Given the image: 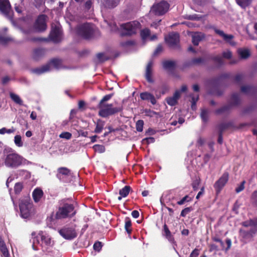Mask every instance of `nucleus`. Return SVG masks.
<instances>
[{
    "instance_id": "obj_1",
    "label": "nucleus",
    "mask_w": 257,
    "mask_h": 257,
    "mask_svg": "<svg viewBox=\"0 0 257 257\" xmlns=\"http://www.w3.org/2000/svg\"><path fill=\"white\" fill-rule=\"evenodd\" d=\"M77 210L72 203H69L65 199L59 202L57 210L55 214L52 212L47 218L48 223H55V220L72 218L75 216Z\"/></svg>"
},
{
    "instance_id": "obj_2",
    "label": "nucleus",
    "mask_w": 257,
    "mask_h": 257,
    "mask_svg": "<svg viewBox=\"0 0 257 257\" xmlns=\"http://www.w3.org/2000/svg\"><path fill=\"white\" fill-rule=\"evenodd\" d=\"M31 235L33 238L32 247L34 250L37 249L35 247V242L37 243H39L43 248H45L46 249L52 247L54 244V241L51 236L45 231H40L38 235H36V233L33 231L31 233Z\"/></svg>"
},
{
    "instance_id": "obj_3",
    "label": "nucleus",
    "mask_w": 257,
    "mask_h": 257,
    "mask_svg": "<svg viewBox=\"0 0 257 257\" xmlns=\"http://www.w3.org/2000/svg\"><path fill=\"white\" fill-rule=\"evenodd\" d=\"M76 31L78 35L83 39L90 40L93 38L95 30L93 24L85 23L78 26Z\"/></svg>"
},
{
    "instance_id": "obj_4",
    "label": "nucleus",
    "mask_w": 257,
    "mask_h": 257,
    "mask_svg": "<svg viewBox=\"0 0 257 257\" xmlns=\"http://www.w3.org/2000/svg\"><path fill=\"white\" fill-rule=\"evenodd\" d=\"M97 107L99 108V116L103 118L108 117L122 110V106L113 107L112 103L98 105Z\"/></svg>"
},
{
    "instance_id": "obj_5",
    "label": "nucleus",
    "mask_w": 257,
    "mask_h": 257,
    "mask_svg": "<svg viewBox=\"0 0 257 257\" xmlns=\"http://www.w3.org/2000/svg\"><path fill=\"white\" fill-rule=\"evenodd\" d=\"M19 208L22 217L26 219L28 218L33 213L34 210L33 203L27 198L20 200Z\"/></svg>"
},
{
    "instance_id": "obj_6",
    "label": "nucleus",
    "mask_w": 257,
    "mask_h": 257,
    "mask_svg": "<svg viewBox=\"0 0 257 257\" xmlns=\"http://www.w3.org/2000/svg\"><path fill=\"white\" fill-rule=\"evenodd\" d=\"M140 25V23L137 21L130 22L121 24L120 25V28L122 29L121 36H130L136 34Z\"/></svg>"
},
{
    "instance_id": "obj_7",
    "label": "nucleus",
    "mask_w": 257,
    "mask_h": 257,
    "mask_svg": "<svg viewBox=\"0 0 257 257\" xmlns=\"http://www.w3.org/2000/svg\"><path fill=\"white\" fill-rule=\"evenodd\" d=\"M22 158L16 153L8 154L5 159V163L7 167L17 168L22 164Z\"/></svg>"
},
{
    "instance_id": "obj_8",
    "label": "nucleus",
    "mask_w": 257,
    "mask_h": 257,
    "mask_svg": "<svg viewBox=\"0 0 257 257\" xmlns=\"http://www.w3.org/2000/svg\"><path fill=\"white\" fill-rule=\"evenodd\" d=\"M240 103V98L238 93H234L232 94L229 104L225 105L220 108L216 110V114H222L227 113L233 106L238 105Z\"/></svg>"
},
{
    "instance_id": "obj_9",
    "label": "nucleus",
    "mask_w": 257,
    "mask_h": 257,
    "mask_svg": "<svg viewBox=\"0 0 257 257\" xmlns=\"http://www.w3.org/2000/svg\"><path fill=\"white\" fill-rule=\"evenodd\" d=\"M165 40L168 46L173 49L180 48V36L177 32H172L165 38Z\"/></svg>"
},
{
    "instance_id": "obj_10",
    "label": "nucleus",
    "mask_w": 257,
    "mask_h": 257,
    "mask_svg": "<svg viewBox=\"0 0 257 257\" xmlns=\"http://www.w3.org/2000/svg\"><path fill=\"white\" fill-rule=\"evenodd\" d=\"M169 7V4L163 0L153 6L152 12L156 16H162L168 12Z\"/></svg>"
},
{
    "instance_id": "obj_11",
    "label": "nucleus",
    "mask_w": 257,
    "mask_h": 257,
    "mask_svg": "<svg viewBox=\"0 0 257 257\" xmlns=\"http://www.w3.org/2000/svg\"><path fill=\"white\" fill-rule=\"evenodd\" d=\"M47 16L45 14H41L38 16L33 25V28L36 32H43L47 29Z\"/></svg>"
},
{
    "instance_id": "obj_12",
    "label": "nucleus",
    "mask_w": 257,
    "mask_h": 257,
    "mask_svg": "<svg viewBox=\"0 0 257 257\" xmlns=\"http://www.w3.org/2000/svg\"><path fill=\"white\" fill-rule=\"evenodd\" d=\"M59 232L66 239H73L77 235L75 228L72 226H64L59 230Z\"/></svg>"
},
{
    "instance_id": "obj_13",
    "label": "nucleus",
    "mask_w": 257,
    "mask_h": 257,
    "mask_svg": "<svg viewBox=\"0 0 257 257\" xmlns=\"http://www.w3.org/2000/svg\"><path fill=\"white\" fill-rule=\"evenodd\" d=\"M62 29L61 28L57 25L52 26L49 34V38L54 43H59L61 40Z\"/></svg>"
},
{
    "instance_id": "obj_14",
    "label": "nucleus",
    "mask_w": 257,
    "mask_h": 257,
    "mask_svg": "<svg viewBox=\"0 0 257 257\" xmlns=\"http://www.w3.org/2000/svg\"><path fill=\"white\" fill-rule=\"evenodd\" d=\"M0 11L10 20L13 19L11 6L9 0H0Z\"/></svg>"
},
{
    "instance_id": "obj_15",
    "label": "nucleus",
    "mask_w": 257,
    "mask_h": 257,
    "mask_svg": "<svg viewBox=\"0 0 257 257\" xmlns=\"http://www.w3.org/2000/svg\"><path fill=\"white\" fill-rule=\"evenodd\" d=\"M214 30L216 34L220 36L225 42L229 44L232 46H235L236 43L233 40L234 36L232 35H228L224 33L222 30H218L214 27H210Z\"/></svg>"
},
{
    "instance_id": "obj_16",
    "label": "nucleus",
    "mask_w": 257,
    "mask_h": 257,
    "mask_svg": "<svg viewBox=\"0 0 257 257\" xmlns=\"http://www.w3.org/2000/svg\"><path fill=\"white\" fill-rule=\"evenodd\" d=\"M153 61L152 60H150L146 67L145 77L148 82L150 83H153L154 82V79L153 78Z\"/></svg>"
},
{
    "instance_id": "obj_17",
    "label": "nucleus",
    "mask_w": 257,
    "mask_h": 257,
    "mask_svg": "<svg viewBox=\"0 0 257 257\" xmlns=\"http://www.w3.org/2000/svg\"><path fill=\"white\" fill-rule=\"evenodd\" d=\"M228 173H224L215 183L214 187L216 190L217 194L220 192V190L227 182L228 180Z\"/></svg>"
},
{
    "instance_id": "obj_18",
    "label": "nucleus",
    "mask_w": 257,
    "mask_h": 257,
    "mask_svg": "<svg viewBox=\"0 0 257 257\" xmlns=\"http://www.w3.org/2000/svg\"><path fill=\"white\" fill-rule=\"evenodd\" d=\"M71 175V171L64 167L58 168L57 170V178L60 181L63 180L64 177H67Z\"/></svg>"
},
{
    "instance_id": "obj_19",
    "label": "nucleus",
    "mask_w": 257,
    "mask_h": 257,
    "mask_svg": "<svg viewBox=\"0 0 257 257\" xmlns=\"http://www.w3.org/2000/svg\"><path fill=\"white\" fill-rule=\"evenodd\" d=\"M180 97V92L176 90L172 97L166 98V100L167 104L170 106H175L178 103V100Z\"/></svg>"
},
{
    "instance_id": "obj_20",
    "label": "nucleus",
    "mask_w": 257,
    "mask_h": 257,
    "mask_svg": "<svg viewBox=\"0 0 257 257\" xmlns=\"http://www.w3.org/2000/svg\"><path fill=\"white\" fill-rule=\"evenodd\" d=\"M140 98L143 100L150 101L153 105H155L157 103L156 99L154 95L148 92L141 93Z\"/></svg>"
},
{
    "instance_id": "obj_21",
    "label": "nucleus",
    "mask_w": 257,
    "mask_h": 257,
    "mask_svg": "<svg viewBox=\"0 0 257 257\" xmlns=\"http://www.w3.org/2000/svg\"><path fill=\"white\" fill-rule=\"evenodd\" d=\"M120 1V0H102V3L105 8L112 9L119 5Z\"/></svg>"
},
{
    "instance_id": "obj_22",
    "label": "nucleus",
    "mask_w": 257,
    "mask_h": 257,
    "mask_svg": "<svg viewBox=\"0 0 257 257\" xmlns=\"http://www.w3.org/2000/svg\"><path fill=\"white\" fill-rule=\"evenodd\" d=\"M162 234L169 242L172 243H175L174 237L167 226H164Z\"/></svg>"
},
{
    "instance_id": "obj_23",
    "label": "nucleus",
    "mask_w": 257,
    "mask_h": 257,
    "mask_svg": "<svg viewBox=\"0 0 257 257\" xmlns=\"http://www.w3.org/2000/svg\"><path fill=\"white\" fill-rule=\"evenodd\" d=\"M45 53V49L43 48H36L33 50V58L36 61L41 58Z\"/></svg>"
},
{
    "instance_id": "obj_24",
    "label": "nucleus",
    "mask_w": 257,
    "mask_h": 257,
    "mask_svg": "<svg viewBox=\"0 0 257 257\" xmlns=\"http://www.w3.org/2000/svg\"><path fill=\"white\" fill-rule=\"evenodd\" d=\"M50 70V65L49 64L43 65L41 67L36 68L33 69L32 71L33 73H35L37 75L42 74L45 72L49 71Z\"/></svg>"
},
{
    "instance_id": "obj_25",
    "label": "nucleus",
    "mask_w": 257,
    "mask_h": 257,
    "mask_svg": "<svg viewBox=\"0 0 257 257\" xmlns=\"http://www.w3.org/2000/svg\"><path fill=\"white\" fill-rule=\"evenodd\" d=\"M241 231V234L243 238L246 241H249L251 240L253 235L256 232V230L254 229H250L249 231Z\"/></svg>"
},
{
    "instance_id": "obj_26",
    "label": "nucleus",
    "mask_w": 257,
    "mask_h": 257,
    "mask_svg": "<svg viewBox=\"0 0 257 257\" xmlns=\"http://www.w3.org/2000/svg\"><path fill=\"white\" fill-rule=\"evenodd\" d=\"M204 38V35L200 32H197L192 35V43L195 46H197L199 43Z\"/></svg>"
},
{
    "instance_id": "obj_27",
    "label": "nucleus",
    "mask_w": 257,
    "mask_h": 257,
    "mask_svg": "<svg viewBox=\"0 0 257 257\" xmlns=\"http://www.w3.org/2000/svg\"><path fill=\"white\" fill-rule=\"evenodd\" d=\"M43 195V191L39 188L35 189L33 192V198L35 202H38Z\"/></svg>"
},
{
    "instance_id": "obj_28",
    "label": "nucleus",
    "mask_w": 257,
    "mask_h": 257,
    "mask_svg": "<svg viewBox=\"0 0 257 257\" xmlns=\"http://www.w3.org/2000/svg\"><path fill=\"white\" fill-rule=\"evenodd\" d=\"M204 61V59L201 57L193 58L191 60L186 62L184 64V67H189L193 65L199 64L203 63Z\"/></svg>"
},
{
    "instance_id": "obj_29",
    "label": "nucleus",
    "mask_w": 257,
    "mask_h": 257,
    "mask_svg": "<svg viewBox=\"0 0 257 257\" xmlns=\"http://www.w3.org/2000/svg\"><path fill=\"white\" fill-rule=\"evenodd\" d=\"M163 66L165 69L173 70L175 68L176 63L174 61L166 60L163 62Z\"/></svg>"
},
{
    "instance_id": "obj_30",
    "label": "nucleus",
    "mask_w": 257,
    "mask_h": 257,
    "mask_svg": "<svg viewBox=\"0 0 257 257\" xmlns=\"http://www.w3.org/2000/svg\"><path fill=\"white\" fill-rule=\"evenodd\" d=\"M241 91L245 94H251L255 92V88L251 86H243L241 87Z\"/></svg>"
},
{
    "instance_id": "obj_31",
    "label": "nucleus",
    "mask_w": 257,
    "mask_h": 257,
    "mask_svg": "<svg viewBox=\"0 0 257 257\" xmlns=\"http://www.w3.org/2000/svg\"><path fill=\"white\" fill-rule=\"evenodd\" d=\"M132 190V188L128 185L125 186L119 190V194L123 197H126Z\"/></svg>"
},
{
    "instance_id": "obj_32",
    "label": "nucleus",
    "mask_w": 257,
    "mask_h": 257,
    "mask_svg": "<svg viewBox=\"0 0 257 257\" xmlns=\"http://www.w3.org/2000/svg\"><path fill=\"white\" fill-rule=\"evenodd\" d=\"M10 96L12 100L14 101L16 103L20 105H23V100L21 99L18 95L13 92H10Z\"/></svg>"
},
{
    "instance_id": "obj_33",
    "label": "nucleus",
    "mask_w": 257,
    "mask_h": 257,
    "mask_svg": "<svg viewBox=\"0 0 257 257\" xmlns=\"http://www.w3.org/2000/svg\"><path fill=\"white\" fill-rule=\"evenodd\" d=\"M231 122L222 123L218 126V133L222 134L223 132L232 126Z\"/></svg>"
},
{
    "instance_id": "obj_34",
    "label": "nucleus",
    "mask_w": 257,
    "mask_h": 257,
    "mask_svg": "<svg viewBox=\"0 0 257 257\" xmlns=\"http://www.w3.org/2000/svg\"><path fill=\"white\" fill-rule=\"evenodd\" d=\"M200 116L201 119L204 123H206L208 122L209 118V111L207 109H202L201 110Z\"/></svg>"
},
{
    "instance_id": "obj_35",
    "label": "nucleus",
    "mask_w": 257,
    "mask_h": 257,
    "mask_svg": "<svg viewBox=\"0 0 257 257\" xmlns=\"http://www.w3.org/2000/svg\"><path fill=\"white\" fill-rule=\"evenodd\" d=\"M105 122L104 121L98 119L97 121L96 127L94 130V132L97 134H99L101 132L104 125Z\"/></svg>"
},
{
    "instance_id": "obj_36",
    "label": "nucleus",
    "mask_w": 257,
    "mask_h": 257,
    "mask_svg": "<svg viewBox=\"0 0 257 257\" xmlns=\"http://www.w3.org/2000/svg\"><path fill=\"white\" fill-rule=\"evenodd\" d=\"M238 54L240 58L243 59H246L250 56V52L247 49L239 50Z\"/></svg>"
},
{
    "instance_id": "obj_37",
    "label": "nucleus",
    "mask_w": 257,
    "mask_h": 257,
    "mask_svg": "<svg viewBox=\"0 0 257 257\" xmlns=\"http://www.w3.org/2000/svg\"><path fill=\"white\" fill-rule=\"evenodd\" d=\"M49 65L50 64L52 65L55 68L58 69L62 64V62L61 60L59 59L54 58L50 60L49 63Z\"/></svg>"
},
{
    "instance_id": "obj_38",
    "label": "nucleus",
    "mask_w": 257,
    "mask_h": 257,
    "mask_svg": "<svg viewBox=\"0 0 257 257\" xmlns=\"http://www.w3.org/2000/svg\"><path fill=\"white\" fill-rule=\"evenodd\" d=\"M252 0H236V3L242 8L248 6Z\"/></svg>"
},
{
    "instance_id": "obj_39",
    "label": "nucleus",
    "mask_w": 257,
    "mask_h": 257,
    "mask_svg": "<svg viewBox=\"0 0 257 257\" xmlns=\"http://www.w3.org/2000/svg\"><path fill=\"white\" fill-rule=\"evenodd\" d=\"M93 149L96 152L103 153L105 151V148L103 145L96 144L93 147Z\"/></svg>"
},
{
    "instance_id": "obj_40",
    "label": "nucleus",
    "mask_w": 257,
    "mask_h": 257,
    "mask_svg": "<svg viewBox=\"0 0 257 257\" xmlns=\"http://www.w3.org/2000/svg\"><path fill=\"white\" fill-rule=\"evenodd\" d=\"M150 33L151 32L149 29H143L140 33L141 37L143 40H146L150 35Z\"/></svg>"
},
{
    "instance_id": "obj_41",
    "label": "nucleus",
    "mask_w": 257,
    "mask_h": 257,
    "mask_svg": "<svg viewBox=\"0 0 257 257\" xmlns=\"http://www.w3.org/2000/svg\"><path fill=\"white\" fill-rule=\"evenodd\" d=\"M113 93H111L104 96L103 98L101 99V100L99 101L98 105L107 104V103H106L105 102L110 99L111 97L113 96Z\"/></svg>"
},
{
    "instance_id": "obj_42",
    "label": "nucleus",
    "mask_w": 257,
    "mask_h": 257,
    "mask_svg": "<svg viewBox=\"0 0 257 257\" xmlns=\"http://www.w3.org/2000/svg\"><path fill=\"white\" fill-rule=\"evenodd\" d=\"M23 188V185L22 183L18 182L16 183L14 186V191L15 194H19L22 191Z\"/></svg>"
},
{
    "instance_id": "obj_43",
    "label": "nucleus",
    "mask_w": 257,
    "mask_h": 257,
    "mask_svg": "<svg viewBox=\"0 0 257 257\" xmlns=\"http://www.w3.org/2000/svg\"><path fill=\"white\" fill-rule=\"evenodd\" d=\"M14 142L16 145L19 147H21L23 145L22 141V137L20 135H16L14 138Z\"/></svg>"
},
{
    "instance_id": "obj_44",
    "label": "nucleus",
    "mask_w": 257,
    "mask_h": 257,
    "mask_svg": "<svg viewBox=\"0 0 257 257\" xmlns=\"http://www.w3.org/2000/svg\"><path fill=\"white\" fill-rule=\"evenodd\" d=\"M212 59L218 67H220L224 64L222 58L220 56L215 57Z\"/></svg>"
},
{
    "instance_id": "obj_45",
    "label": "nucleus",
    "mask_w": 257,
    "mask_h": 257,
    "mask_svg": "<svg viewBox=\"0 0 257 257\" xmlns=\"http://www.w3.org/2000/svg\"><path fill=\"white\" fill-rule=\"evenodd\" d=\"M102 243L101 242L99 241H96L94 243L93 246V248L94 250L96 251H98V252L100 251V250L102 248Z\"/></svg>"
},
{
    "instance_id": "obj_46",
    "label": "nucleus",
    "mask_w": 257,
    "mask_h": 257,
    "mask_svg": "<svg viewBox=\"0 0 257 257\" xmlns=\"http://www.w3.org/2000/svg\"><path fill=\"white\" fill-rule=\"evenodd\" d=\"M144 126V121L143 120H139L136 123V130L138 132H141L143 131Z\"/></svg>"
},
{
    "instance_id": "obj_47",
    "label": "nucleus",
    "mask_w": 257,
    "mask_h": 257,
    "mask_svg": "<svg viewBox=\"0 0 257 257\" xmlns=\"http://www.w3.org/2000/svg\"><path fill=\"white\" fill-rule=\"evenodd\" d=\"M191 200L192 199L191 197H190L188 195H186L180 201L177 202V204L181 205L184 204L185 202H189L191 201Z\"/></svg>"
},
{
    "instance_id": "obj_48",
    "label": "nucleus",
    "mask_w": 257,
    "mask_h": 257,
    "mask_svg": "<svg viewBox=\"0 0 257 257\" xmlns=\"http://www.w3.org/2000/svg\"><path fill=\"white\" fill-rule=\"evenodd\" d=\"M12 40V39L11 38L0 36V44L5 45Z\"/></svg>"
},
{
    "instance_id": "obj_49",
    "label": "nucleus",
    "mask_w": 257,
    "mask_h": 257,
    "mask_svg": "<svg viewBox=\"0 0 257 257\" xmlns=\"http://www.w3.org/2000/svg\"><path fill=\"white\" fill-rule=\"evenodd\" d=\"M60 138L69 140L72 137V134L69 132H63L60 136Z\"/></svg>"
},
{
    "instance_id": "obj_50",
    "label": "nucleus",
    "mask_w": 257,
    "mask_h": 257,
    "mask_svg": "<svg viewBox=\"0 0 257 257\" xmlns=\"http://www.w3.org/2000/svg\"><path fill=\"white\" fill-rule=\"evenodd\" d=\"M192 210H193V208L192 207H186L182 210L181 212V216H185Z\"/></svg>"
},
{
    "instance_id": "obj_51",
    "label": "nucleus",
    "mask_w": 257,
    "mask_h": 257,
    "mask_svg": "<svg viewBox=\"0 0 257 257\" xmlns=\"http://www.w3.org/2000/svg\"><path fill=\"white\" fill-rule=\"evenodd\" d=\"M15 132V130L14 128L12 129H7L6 127H3L0 129V134L4 135L6 133L7 134H11Z\"/></svg>"
},
{
    "instance_id": "obj_52",
    "label": "nucleus",
    "mask_w": 257,
    "mask_h": 257,
    "mask_svg": "<svg viewBox=\"0 0 257 257\" xmlns=\"http://www.w3.org/2000/svg\"><path fill=\"white\" fill-rule=\"evenodd\" d=\"M213 83H214L213 81L210 80V94L211 93L217 96L221 95L223 93L222 92L219 91H213L212 89L211 90V85H212Z\"/></svg>"
},
{
    "instance_id": "obj_53",
    "label": "nucleus",
    "mask_w": 257,
    "mask_h": 257,
    "mask_svg": "<svg viewBox=\"0 0 257 257\" xmlns=\"http://www.w3.org/2000/svg\"><path fill=\"white\" fill-rule=\"evenodd\" d=\"M232 56V53L229 50H226L222 53V56L224 58L227 59H230L231 58Z\"/></svg>"
},
{
    "instance_id": "obj_54",
    "label": "nucleus",
    "mask_w": 257,
    "mask_h": 257,
    "mask_svg": "<svg viewBox=\"0 0 257 257\" xmlns=\"http://www.w3.org/2000/svg\"><path fill=\"white\" fill-rule=\"evenodd\" d=\"M96 57L99 61L101 62H104L108 60L107 58H106L104 56V55L103 53H99L96 55Z\"/></svg>"
},
{
    "instance_id": "obj_55",
    "label": "nucleus",
    "mask_w": 257,
    "mask_h": 257,
    "mask_svg": "<svg viewBox=\"0 0 257 257\" xmlns=\"http://www.w3.org/2000/svg\"><path fill=\"white\" fill-rule=\"evenodd\" d=\"M191 97V108L192 109H194V107L196 106V102L197 101L198 99V96L195 97L193 94L190 95Z\"/></svg>"
},
{
    "instance_id": "obj_56",
    "label": "nucleus",
    "mask_w": 257,
    "mask_h": 257,
    "mask_svg": "<svg viewBox=\"0 0 257 257\" xmlns=\"http://www.w3.org/2000/svg\"><path fill=\"white\" fill-rule=\"evenodd\" d=\"M200 184V181L198 179H195L192 183V186L194 191L198 189L199 185Z\"/></svg>"
},
{
    "instance_id": "obj_57",
    "label": "nucleus",
    "mask_w": 257,
    "mask_h": 257,
    "mask_svg": "<svg viewBox=\"0 0 257 257\" xmlns=\"http://www.w3.org/2000/svg\"><path fill=\"white\" fill-rule=\"evenodd\" d=\"M29 41L33 42L47 41V40L46 38H43L41 37H32L29 39Z\"/></svg>"
},
{
    "instance_id": "obj_58",
    "label": "nucleus",
    "mask_w": 257,
    "mask_h": 257,
    "mask_svg": "<svg viewBox=\"0 0 257 257\" xmlns=\"http://www.w3.org/2000/svg\"><path fill=\"white\" fill-rule=\"evenodd\" d=\"M245 183V181H242L240 184L236 188L235 192L238 193L242 191L244 189Z\"/></svg>"
},
{
    "instance_id": "obj_59",
    "label": "nucleus",
    "mask_w": 257,
    "mask_h": 257,
    "mask_svg": "<svg viewBox=\"0 0 257 257\" xmlns=\"http://www.w3.org/2000/svg\"><path fill=\"white\" fill-rule=\"evenodd\" d=\"M247 222H244L243 225H257V217L252 219H250L248 223Z\"/></svg>"
},
{
    "instance_id": "obj_60",
    "label": "nucleus",
    "mask_w": 257,
    "mask_h": 257,
    "mask_svg": "<svg viewBox=\"0 0 257 257\" xmlns=\"http://www.w3.org/2000/svg\"><path fill=\"white\" fill-rule=\"evenodd\" d=\"M163 49V47H162V45H161V44L158 45V46L157 47L155 51L154 52V55H158V54H159L160 53L162 52Z\"/></svg>"
},
{
    "instance_id": "obj_61",
    "label": "nucleus",
    "mask_w": 257,
    "mask_h": 257,
    "mask_svg": "<svg viewBox=\"0 0 257 257\" xmlns=\"http://www.w3.org/2000/svg\"><path fill=\"white\" fill-rule=\"evenodd\" d=\"M1 251L3 253V254L5 257H8L9 256V251L7 248V246L3 247L0 248Z\"/></svg>"
},
{
    "instance_id": "obj_62",
    "label": "nucleus",
    "mask_w": 257,
    "mask_h": 257,
    "mask_svg": "<svg viewBox=\"0 0 257 257\" xmlns=\"http://www.w3.org/2000/svg\"><path fill=\"white\" fill-rule=\"evenodd\" d=\"M135 44V42L134 41H126L124 42H122L121 43V45L123 47L132 46Z\"/></svg>"
},
{
    "instance_id": "obj_63",
    "label": "nucleus",
    "mask_w": 257,
    "mask_h": 257,
    "mask_svg": "<svg viewBox=\"0 0 257 257\" xmlns=\"http://www.w3.org/2000/svg\"><path fill=\"white\" fill-rule=\"evenodd\" d=\"M251 199L252 202L257 205V191H254L251 196Z\"/></svg>"
},
{
    "instance_id": "obj_64",
    "label": "nucleus",
    "mask_w": 257,
    "mask_h": 257,
    "mask_svg": "<svg viewBox=\"0 0 257 257\" xmlns=\"http://www.w3.org/2000/svg\"><path fill=\"white\" fill-rule=\"evenodd\" d=\"M199 254V250L198 249L195 248L191 253L189 257H198Z\"/></svg>"
}]
</instances>
